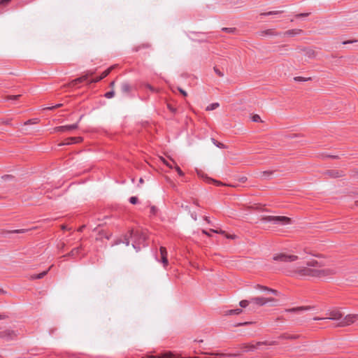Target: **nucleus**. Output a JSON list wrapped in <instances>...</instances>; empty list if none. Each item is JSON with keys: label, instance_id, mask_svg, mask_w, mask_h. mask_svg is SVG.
I'll return each instance as SVG.
<instances>
[{"label": "nucleus", "instance_id": "nucleus-1", "mask_svg": "<svg viewBox=\"0 0 358 358\" xmlns=\"http://www.w3.org/2000/svg\"><path fill=\"white\" fill-rule=\"evenodd\" d=\"M296 272L301 276L327 278L338 274L339 269L336 266L320 268H300Z\"/></svg>", "mask_w": 358, "mask_h": 358}, {"label": "nucleus", "instance_id": "nucleus-2", "mask_svg": "<svg viewBox=\"0 0 358 358\" xmlns=\"http://www.w3.org/2000/svg\"><path fill=\"white\" fill-rule=\"evenodd\" d=\"M260 221L271 224L286 225L291 223V219L285 216H262Z\"/></svg>", "mask_w": 358, "mask_h": 358}, {"label": "nucleus", "instance_id": "nucleus-3", "mask_svg": "<svg viewBox=\"0 0 358 358\" xmlns=\"http://www.w3.org/2000/svg\"><path fill=\"white\" fill-rule=\"evenodd\" d=\"M358 321V314L348 315L342 321L340 322L339 326L345 327L350 325Z\"/></svg>", "mask_w": 358, "mask_h": 358}, {"label": "nucleus", "instance_id": "nucleus-4", "mask_svg": "<svg viewBox=\"0 0 358 358\" xmlns=\"http://www.w3.org/2000/svg\"><path fill=\"white\" fill-rule=\"evenodd\" d=\"M94 73V71H88L83 76L73 80L71 83H69L68 84V86L70 87H74L77 84L80 83L86 80L89 76H92Z\"/></svg>", "mask_w": 358, "mask_h": 358}, {"label": "nucleus", "instance_id": "nucleus-5", "mask_svg": "<svg viewBox=\"0 0 358 358\" xmlns=\"http://www.w3.org/2000/svg\"><path fill=\"white\" fill-rule=\"evenodd\" d=\"M275 260L282 262H294L299 259L298 256L294 255L280 254L273 258Z\"/></svg>", "mask_w": 358, "mask_h": 358}, {"label": "nucleus", "instance_id": "nucleus-6", "mask_svg": "<svg viewBox=\"0 0 358 358\" xmlns=\"http://www.w3.org/2000/svg\"><path fill=\"white\" fill-rule=\"evenodd\" d=\"M301 51L304 54L305 60L307 61L308 59H314L317 56V52L311 48H304L301 50Z\"/></svg>", "mask_w": 358, "mask_h": 358}, {"label": "nucleus", "instance_id": "nucleus-7", "mask_svg": "<svg viewBox=\"0 0 358 358\" xmlns=\"http://www.w3.org/2000/svg\"><path fill=\"white\" fill-rule=\"evenodd\" d=\"M257 34L259 37L277 36L280 35V33L275 31V30L272 29L260 31Z\"/></svg>", "mask_w": 358, "mask_h": 358}, {"label": "nucleus", "instance_id": "nucleus-8", "mask_svg": "<svg viewBox=\"0 0 358 358\" xmlns=\"http://www.w3.org/2000/svg\"><path fill=\"white\" fill-rule=\"evenodd\" d=\"M312 308H313V307L310 306H299V307H295V308H292L285 309V312L294 313L299 314L302 311L309 310H311Z\"/></svg>", "mask_w": 358, "mask_h": 358}, {"label": "nucleus", "instance_id": "nucleus-9", "mask_svg": "<svg viewBox=\"0 0 358 358\" xmlns=\"http://www.w3.org/2000/svg\"><path fill=\"white\" fill-rule=\"evenodd\" d=\"M82 141H83V138H81V137H70V138H66L63 143H59V146L78 143Z\"/></svg>", "mask_w": 358, "mask_h": 358}, {"label": "nucleus", "instance_id": "nucleus-10", "mask_svg": "<svg viewBox=\"0 0 358 358\" xmlns=\"http://www.w3.org/2000/svg\"><path fill=\"white\" fill-rule=\"evenodd\" d=\"M115 65L114 66H111L110 67H109L108 69H106V71H104L101 76H99V77H97L94 79H92L90 81V83H97L99 81H100L101 80H102L103 78H106V76H108L109 75V73L111 72V71L113 69H114L115 68Z\"/></svg>", "mask_w": 358, "mask_h": 358}, {"label": "nucleus", "instance_id": "nucleus-11", "mask_svg": "<svg viewBox=\"0 0 358 358\" xmlns=\"http://www.w3.org/2000/svg\"><path fill=\"white\" fill-rule=\"evenodd\" d=\"M78 124H73L71 125L60 126L55 128V131L65 132L78 129Z\"/></svg>", "mask_w": 358, "mask_h": 358}, {"label": "nucleus", "instance_id": "nucleus-12", "mask_svg": "<svg viewBox=\"0 0 358 358\" xmlns=\"http://www.w3.org/2000/svg\"><path fill=\"white\" fill-rule=\"evenodd\" d=\"M159 251H160V255H161L160 262H162L164 266L166 267L169 264L168 259H167L166 249L165 247L162 246L159 248Z\"/></svg>", "mask_w": 358, "mask_h": 358}, {"label": "nucleus", "instance_id": "nucleus-13", "mask_svg": "<svg viewBox=\"0 0 358 358\" xmlns=\"http://www.w3.org/2000/svg\"><path fill=\"white\" fill-rule=\"evenodd\" d=\"M306 265L308 266L307 268H320L324 266L322 262L313 259L307 261Z\"/></svg>", "mask_w": 358, "mask_h": 358}, {"label": "nucleus", "instance_id": "nucleus-14", "mask_svg": "<svg viewBox=\"0 0 358 358\" xmlns=\"http://www.w3.org/2000/svg\"><path fill=\"white\" fill-rule=\"evenodd\" d=\"M329 316L325 317L327 320H338L342 317V314L339 310H331L328 313Z\"/></svg>", "mask_w": 358, "mask_h": 358}, {"label": "nucleus", "instance_id": "nucleus-15", "mask_svg": "<svg viewBox=\"0 0 358 358\" xmlns=\"http://www.w3.org/2000/svg\"><path fill=\"white\" fill-rule=\"evenodd\" d=\"M303 31L300 29H289L282 33V36L287 37H293L294 36L300 35Z\"/></svg>", "mask_w": 358, "mask_h": 358}, {"label": "nucleus", "instance_id": "nucleus-16", "mask_svg": "<svg viewBox=\"0 0 358 358\" xmlns=\"http://www.w3.org/2000/svg\"><path fill=\"white\" fill-rule=\"evenodd\" d=\"M144 358H176V356L171 352H166L159 356L147 355Z\"/></svg>", "mask_w": 358, "mask_h": 358}, {"label": "nucleus", "instance_id": "nucleus-17", "mask_svg": "<svg viewBox=\"0 0 358 358\" xmlns=\"http://www.w3.org/2000/svg\"><path fill=\"white\" fill-rule=\"evenodd\" d=\"M326 174L331 178H339L344 175L343 171L338 170H329L326 172Z\"/></svg>", "mask_w": 358, "mask_h": 358}, {"label": "nucleus", "instance_id": "nucleus-18", "mask_svg": "<svg viewBox=\"0 0 358 358\" xmlns=\"http://www.w3.org/2000/svg\"><path fill=\"white\" fill-rule=\"evenodd\" d=\"M15 336H16L15 331L10 330V329L3 331L1 332V334H0L1 337L8 338H11Z\"/></svg>", "mask_w": 358, "mask_h": 358}, {"label": "nucleus", "instance_id": "nucleus-19", "mask_svg": "<svg viewBox=\"0 0 358 358\" xmlns=\"http://www.w3.org/2000/svg\"><path fill=\"white\" fill-rule=\"evenodd\" d=\"M242 348L245 352H251L257 350V347L253 343L243 344Z\"/></svg>", "mask_w": 358, "mask_h": 358}, {"label": "nucleus", "instance_id": "nucleus-20", "mask_svg": "<svg viewBox=\"0 0 358 358\" xmlns=\"http://www.w3.org/2000/svg\"><path fill=\"white\" fill-rule=\"evenodd\" d=\"M203 355H215V356H220V357H236V355L234 354H223L220 352H201Z\"/></svg>", "mask_w": 358, "mask_h": 358}, {"label": "nucleus", "instance_id": "nucleus-21", "mask_svg": "<svg viewBox=\"0 0 358 358\" xmlns=\"http://www.w3.org/2000/svg\"><path fill=\"white\" fill-rule=\"evenodd\" d=\"M254 302H255L256 303L259 304V305H264L269 301H271V300L269 299H264V298H255L253 299Z\"/></svg>", "mask_w": 358, "mask_h": 358}, {"label": "nucleus", "instance_id": "nucleus-22", "mask_svg": "<svg viewBox=\"0 0 358 358\" xmlns=\"http://www.w3.org/2000/svg\"><path fill=\"white\" fill-rule=\"evenodd\" d=\"M277 343L275 341L272 342H268V341H264V342H257L255 344H254L257 349H259L262 345H276Z\"/></svg>", "mask_w": 358, "mask_h": 358}, {"label": "nucleus", "instance_id": "nucleus-23", "mask_svg": "<svg viewBox=\"0 0 358 358\" xmlns=\"http://www.w3.org/2000/svg\"><path fill=\"white\" fill-rule=\"evenodd\" d=\"M242 312L241 309L237 308L234 310H229L225 312V315H238Z\"/></svg>", "mask_w": 358, "mask_h": 358}, {"label": "nucleus", "instance_id": "nucleus-24", "mask_svg": "<svg viewBox=\"0 0 358 358\" xmlns=\"http://www.w3.org/2000/svg\"><path fill=\"white\" fill-rule=\"evenodd\" d=\"M255 289H257V290H263V291H269V292H271V291H276L275 289H271V288H268L266 287H264V286H262V285H257L255 287H254Z\"/></svg>", "mask_w": 358, "mask_h": 358}, {"label": "nucleus", "instance_id": "nucleus-25", "mask_svg": "<svg viewBox=\"0 0 358 358\" xmlns=\"http://www.w3.org/2000/svg\"><path fill=\"white\" fill-rule=\"evenodd\" d=\"M219 106H220V104L218 103H210L206 107V110L208 111L213 110L217 108Z\"/></svg>", "mask_w": 358, "mask_h": 358}, {"label": "nucleus", "instance_id": "nucleus-26", "mask_svg": "<svg viewBox=\"0 0 358 358\" xmlns=\"http://www.w3.org/2000/svg\"><path fill=\"white\" fill-rule=\"evenodd\" d=\"M48 271H43L39 274H37V275H31V278L32 279H40V278H43L48 273Z\"/></svg>", "mask_w": 358, "mask_h": 358}, {"label": "nucleus", "instance_id": "nucleus-27", "mask_svg": "<svg viewBox=\"0 0 358 358\" xmlns=\"http://www.w3.org/2000/svg\"><path fill=\"white\" fill-rule=\"evenodd\" d=\"M282 10H275V11H269L267 13H261V15H278L280 13H282Z\"/></svg>", "mask_w": 358, "mask_h": 358}, {"label": "nucleus", "instance_id": "nucleus-28", "mask_svg": "<svg viewBox=\"0 0 358 358\" xmlns=\"http://www.w3.org/2000/svg\"><path fill=\"white\" fill-rule=\"evenodd\" d=\"M281 337L284 339H296L298 338V336L285 334Z\"/></svg>", "mask_w": 358, "mask_h": 358}, {"label": "nucleus", "instance_id": "nucleus-29", "mask_svg": "<svg viewBox=\"0 0 358 358\" xmlns=\"http://www.w3.org/2000/svg\"><path fill=\"white\" fill-rule=\"evenodd\" d=\"M79 250V248H74L67 255V256L74 257L78 253Z\"/></svg>", "mask_w": 358, "mask_h": 358}, {"label": "nucleus", "instance_id": "nucleus-30", "mask_svg": "<svg viewBox=\"0 0 358 358\" xmlns=\"http://www.w3.org/2000/svg\"><path fill=\"white\" fill-rule=\"evenodd\" d=\"M150 47V45L149 44H142L141 45H138V47L135 48L134 49V51L137 52L141 48H148Z\"/></svg>", "mask_w": 358, "mask_h": 358}, {"label": "nucleus", "instance_id": "nucleus-31", "mask_svg": "<svg viewBox=\"0 0 358 358\" xmlns=\"http://www.w3.org/2000/svg\"><path fill=\"white\" fill-rule=\"evenodd\" d=\"M121 87H122V91L124 92H129V88H130L129 85L127 83L122 84Z\"/></svg>", "mask_w": 358, "mask_h": 358}, {"label": "nucleus", "instance_id": "nucleus-32", "mask_svg": "<svg viewBox=\"0 0 358 358\" xmlns=\"http://www.w3.org/2000/svg\"><path fill=\"white\" fill-rule=\"evenodd\" d=\"M160 160L170 169L173 168V166L170 164L164 158L160 157Z\"/></svg>", "mask_w": 358, "mask_h": 358}, {"label": "nucleus", "instance_id": "nucleus-33", "mask_svg": "<svg viewBox=\"0 0 358 358\" xmlns=\"http://www.w3.org/2000/svg\"><path fill=\"white\" fill-rule=\"evenodd\" d=\"M252 120L253 122H260L261 121V118L259 117V115H254L252 117Z\"/></svg>", "mask_w": 358, "mask_h": 358}, {"label": "nucleus", "instance_id": "nucleus-34", "mask_svg": "<svg viewBox=\"0 0 358 358\" xmlns=\"http://www.w3.org/2000/svg\"><path fill=\"white\" fill-rule=\"evenodd\" d=\"M210 231L214 233H217V234H224V235L226 234V232L221 229H210Z\"/></svg>", "mask_w": 358, "mask_h": 358}, {"label": "nucleus", "instance_id": "nucleus-35", "mask_svg": "<svg viewBox=\"0 0 358 358\" xmlns=\"http://www.w3.org/2000/svg\"><path fill=\"white\" fill-rule=\"evenodd\" d=\"M174 168L180 176H182L184 175V173L181 171L178 166L176 165Z\"/></svg>", "mask_w": 358, "mask_h": 358}, {"label": "nucleus", "instance_id": "nucleus-36", "mask_svg": "<svg viewBox=\"0 0 358 358\" xmlns=\"http://www.w3.org/2000/svg\"><path fill=\"white\" fill-rule=\"evenodd\" d=\"M223 31L228 32V33H234L236 30L235 28H223Z\"/></svg>", "mask_w": 358, "mask_h": 358}, {"label": "nucleus", "instance_id": "nucleus-37", "mask_svg": "<svg viewBox=\"0 0 358 358\" xmlns=\"http://www.w3.org/2000/svg\"><path fill=\"white\" fill-rule=\"evenodd\" d=\"M114 92L113 91H110V92H107L106 94H105V96L108 99H110L112 98L113 96H114Z\"/></svg>", "mask_w": 358, "mask_h": 358}, {"label": "nucleus", "instance_id": "nucleus-38", "mask_svg": "<svg viewBox=\"0 0 358 358\" xmlns=\"http://www.w3.org/2000/svg\"><path fill=\"white\" fill-rule=\"evenodd\" d=\"M205 178H206L207 182H213L216 183L218 185L221 184L220 182L214 180H213V179H211L210 178L206 177Z\"/></svg>", "mask_w": 358, "mask_h": 358}, {"label": "nucleus", "instance_id": "nucleus-39", "mask_svg": "<svg viewBox=\"0 0 358 358\" xmlns=\"http://www.w3.org/2000/svg\"><path fill=\"white\" fill-rule=\"evenodd\" d=\"M248 305V301L246 300H243L240 302V306L241 307H246Z\"/></svg>", "mask_w": 358, "mask_h": 358}, {"label": "nucleus", "instance_id": "nucleus-40", "mask_svg": "<svg viewBox=\"0 0 358 358\" xmlns=\"http://www.w3.org/2000/svg\"><path fill=\"white\" fill-rule=\"evenodd\" d=\"M129 201L132 204H136L137 203L138 199L135 196H132L130 198Z\"/></svg>", "mask_w": 358, "mask_h": 358}, {"label": "nucleus", "instance_id": "nucleus-41", "mask_svg": "<svg viewBox=\"0 0 358 358\" xmlns=\"http://www.w3.org/2000/svg\"><path fill=\"white\" fill-rule=\"evenodd\" d=\"M20 95H12V96H8V99H10V100H14V99H17L18 97H20Z\"/></svg>", "mask_w": 358, "mask_h": 358}, {"label": "nucleus", "instance_id": "nucleus-42", "mask_svg": "<svg viewBox=\"0 0 358 358\" xmlns=\"http://www.w3.org/2000/svg\"><path fill=\"white\" fill-rule=\"evenodd\" d=\"M178 90L183 96H186L187 95V92L185 90H183L182 88L178 87Z\"/></svg>", "mask_w": 358, "mask_h": 358}, {"label": "nucleus", "instance_id": "nucleus-43", "mask_svg": "<svg viewBox=\"0 0 358 358\" xmlns=\"http://www.w3.org/2000/svg\"><path fill=\"white\" fill-rule=\"evenodd\" d=\"M310 78H304L303 77H296V78H295V80H299V81H305V80H308Z\"/></svg>", "mask_w": 358, "mask_h": 358}, {"label": "nucleus", "instance_id": "nucleus-44", "mask_svg": "<svg viewBox=\"0 0 358 358\" xmlns=\"http://www.w3.org/2000/svg\"><path fill=\"white\" fill-rule=\"evenodd\" d=\"M309 15V13H300V14H297L296 15V17H306Z\"/></svg>", "mask_w": 358, "mask_h": 358}, {"label": "nucleus", "instance_id": "nucleus-45", "mask_svg": "<svg viewBox=\"0 0 358 358\" xmlns=\"http://www.w3.org/2000/svg\"><path fill=\"white\" fill-rule=\"evenodd\" d=\"M225 236H226V237L227 238H231V239L236 238V235H229V234H226Z\"/></svg>", "mask_w": 358, "mask_h": 358}, {"label": "nucleus", "instance_id": "nucleus-46", "mask_svg": "<svg viewBox=\"0 0 358 358\" xmlns=\"http://www.w3.org/2000/svg\"><path fill=\"white\" fill-rule=\"evenodd\" d=\"M215 71L219 76H223V73L219 69L215 68Z\"/></svg>", "mask_w": 358, "mask_h": 358}, {"label": "nucleus", "instance_id": "nucleus-47", "mask_svg": "<svg viewBox=\"0 0 358 358\" xmlns=\"http://www.w3.org/2000/svg\"><path fill=\"white\" fill-rule=\"evenodd\" d=\"M62 106V104H57V105H55V106H54L47 108V109L52 110V109H54V108H59V107H60V106Z\"/></svg>", "mask_w": 358, "mask_h": 358}, {"label": "nucleus", "instance_id": "nucleus-48", "mask_svg": "<svg viewBox=\"0 0 358 358\" xmlns=\"http://www.w3.org/2000/svg\"><path fill=\"white\" fill-rule=\"evenodd\" d=\"M214 143L219 148H224V145L221 143H217V142H215L214 141Z\"/></svg>", "mask_w": 358, "mask_h": 358}, {"label": "nucleus", "instance_id": "nucleus-49", "mask_svg": "<svg viewBox=\"0 0 358 358\" xmlns=\"http://www.w3.org/2000/svg\"><path fill=\"white\" fill-rule=\"evenodd\" d=\"M25 231H27L26 229H17L13 231L14 233H24Z\"/></svg>", "mask_w": 358, "mask_h": 358}, {"label": "nucleus", "instance_id": "nucleus-50", "mask_svg": "<svg viewBox=\"0 0 358 358\" xmlns=\"http://www.w3.org/2000/svg\"><path fill=\"white\" fill-rule=\"evenodd\" d=\"M11 0H0V4H4V3H8L9 1H10Z\"/></svg>", "mask_w": 358, "mask_h": 358}, {"label": "nucleus", "instance_id": "nucleus-51", "mask_svg": "<svg viewBox=\"0 0 358 358\" xmlns=\"http://www.w3.org/2000/svg\"><path fill=\"white\" fill-rule=\"evenodd\" d=\"M202 233L206 234V235H207V236H210V234L207 231H206V230H203Z\"/></svg>", "mask_w": 358, "mask_h": 358}, {"label": "nucleus", "instance_id": "nucleus-52", "mask_svg": "<svg viewBox=\"0 0 358 358\" xmlns=\"http://www.w3.org/2000/svg\"><path fill=\"white\" fill-rule=\"evenodd\" d=\"M64 247H65V244H64V243H62L60 244V248H61V249H63Z\"/></svg>", "mask_w": 358, "mask_h": 358}, {"label": "nucleus", "instance_id": "nucleus-53", "mask_svg": "<svg viewBox=\"0 0 358 358\" xmlns=\"http://www.w3.org/2000/svg\"><path fill=\"white\" fill-rule=\"evenodd\" d=\"M315 320H325L324 318H320V317H315Z\"/></svg>", "mask_w": 358, "mask_h": 358}, {"label": "nucleus", "instance_id": "nucleus-54", "mask_svg": "<svg viewBox=\"0 0 358 358\" xmlns=\"http://www.w3.org/2000/svg\"><path fill=\"white\" fill-rule=\"evenodd\" d=\"M84 227H85V226H82V227H80L78 229V231H82Z\"/></svg>", "mask_w": 358, "mask_h": 358}, {"label": "nucleus", "instance_id": "nucleus-55", "mask_svg": "<svg viewBox=\"0 0 358 358\" xmlns=\"http://www.w3.org/2000/svg\"><path fill=\"white\" fill-rule=\"evenodd\" d=\"M61 228L62 229H66V227L65 225H62Z\"/></svg>", "mask_w": 358, "mask_h": 358}, {"label": "nucleus", "instance_id": "nucleus-56", "mask_svg": "<svg viewBox=\"0 0 358 358\" xmlns=\"http://www.w3.org/2000/svg\"><path fill=\"white\" fill-rule=\"evenodd\" d=\"M114 85H115V82H112V83H110V86H111L112 87H113Z\"/></svg>", "mask_w": 358, "mask_h": 358}, {"label": "nucleus", "instance_id": "nucleus-57", "mask_svg": "<svg viewBox=\"0 0 358 358\" xmlns=\"http://www.w3.org/2000/svg\"><path fill=\"white\" fill-rule=\"evenodd\" d=\"M139 182H140V183H143V178H141V179L139 180Z\"/></svg>", "mask_w": 358, "mask_h": 358}, {"label": "nucleus", "instance_id": "nucleus-58", "mask_svg": "<svg viewBox=\"0 0 358 358\" xmlns=\"http://www.w3.org/2000/svg\"><path fill=\"white\" fill-rule=\"evenodd\" d=\"M125 243H126V245H129V241H128V240H127V241H126V242H125Z\"/></svg>", "mask_w": 358, "mask_h": 358}, {"label": "nucleus", "instance_id": "nucleus-59", "mask_svg": "<svg viewBox=\"0 0 358 358\" xmlns=\"http://www.w3.org/2000/svg\"><path fill=\"white\" fill-rule=\"evenodd\" d=\"M169 109H170V110H171L174 111L173 108H171V106H169Z\"/></svg>", "mask_w": 358, "mask_h": 358}, {"label": "nucleus", "instance_id": "nucleus-60", "mask_svg": "<svg viewBox=\"0 0 358 358\" xmlns=\"http://www.w3.org/2000/svg\"><path fill=\"white\" fill-rule=\"evenodd\" d=\"M251 322H245L243 323V324L245 325V324H250Z\"/></svg>", "mask_w": 358, "mask_h": 358}, {"label": "nucleus", "instance_id": "nucleus-61", "mask_svg": "<svg viewBox=\"0 0 358 358\" xmlns=\"http://www.w3.org/2000/svg\"><path fill=\"white\" fill-rule=\"evenodd\" d=\"M205 220H206L207 222H209V220H208V217H206V218H205Z\"/></svg>", "mask_w": 358, "mask_h": 358}, {"label": "nucleus", "instance_id": "nucleus-62", "mask_svg": "<svg viewBox=\"0 0 358 358\" xmlns=\"http://www.w3.org/2000/svg\"><path fill=\"white\" fill-rule=\"evenodd\" d=\"M181 358H197V357H181Z\"/></svg>", "mask_w": 358, "mask_h": 358}, {"label": "nucleus", "instance_id": "nucleus-63", "mask_svg": "<svg viewBox=\"0 0 358 358\" xmlns=\"http://www.w3.org/2000/svg\"><path fill=\"white\" fill-rule=\"evenodd\" d=\"M0 291H1V289L0 288Z\"/></svg>", "mask_w": 358, "mask_h": 358}, {"label": "nucleus", "instance_id": "nucleus-64", "mask_svg": "<svg viewBox=\"0 0 358 358\" xmlns=\"http://www.w3.org/2000/svg\"><path fill=\"white\" fill-rule=\"evenodd\" d=\"M357 205H358V203H357Z\"/></svg>", "mask_w": 358, "mask_h": 358}]
</instances>
